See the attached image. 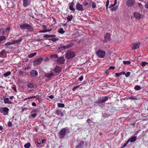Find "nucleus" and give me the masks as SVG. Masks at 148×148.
Returning a JSON list of instances; mask_svg holds the SVG:
<instances>
[{"instance_id":"obj_44","label":"nucleus","mask_w":148,"mask_h":148,"mask_svg":"<svg viewBox=\"0 0 148 148\" xmlns=\"http://www.w3.org/2000/svg\"><path fill=\"white\" fill-rule=\"evenodd\" d=\"M117 9V6H115V7L111 8V10L112 11H115Z\"/></svg>"},{"instance_id":"obj_1","label":"nucleus","mask_w":148,"mask_h":148,"mask_svg":"<svg viewBox=\"0 0 148 148\" xmlns=\"http://www.w3.org/2000/svg\"><path fill=\"white\" fill-rule=\"evenodd\" d=\"M75 56L74 52L69 50L66 52L65 54V57L67 59H69L74 57Z\"/></svg>"},{"instance_id":"obj_19","label":"nucleus","mask_w":148,"mask_h":148,"mask_svg":"<svg viewBox=\"0 0 148 148\" xmlns=\"http://www.w3.org/2000/svg\"><path fill=\"white\" fill-rule=\"evenodd\" d=\"M84 142L83 141H81L80 143L77 145L76 148H82L84 145Z\"/></svg>"},{"instance_id":"obj_28","label":"nucleus","mask_w":148,"mask_h":148,"mask_svg":"<svg viewBox=\"0 0 148 148\" xmlns=\"http://www.w3.org/2000/svg\"><path fill=\"white\" fill-rule=\"evenodd\" d=\"M34 86V84L32 83H29L27 84V87L30 88H33Z\"/></svg>"},{"instance_id":"obj_33","label":"nucleus","mask_w":148,"mask_h":148,"mask_svg":"<svg viewBox=\"0 0 148 148\" xmlns=\"http://www.w3.org/2000/svg\"><path fill=\"white\" fill-rule=\"evenodd\" d=\"M50 40H52L53 42H55L57 41V40H58V38H50Z\"/></svg>"},{"instance_id":"obj_7","label":"nucleus","mask_w":148,"mask_h":148,"mask_svg":"<svg viewBox=\"0 0 148 148\" xmlns=\"http://www.w3.org/2000/svg\"><path fill=\"white\" fill-rule=\"evenodd\" d=\"M42 60V58H40L36 59L34 61L33 64L35 66H36L38 64H40Z\"/></svg>"},{"instance_id":"obj_2","label":"nucleus","mask_w":148,"mask_h":148,"mask_svg":"<svg viewBox=\"0 0 148 148\" xmlns=\"http://www.w3.org/2000/svg\"><path fill=\"white\" fill-rule=\"evenodd\" d=\"M66 132V129L65 128H63L60 130L58 134L59 138L60 139L64 138L65 136Z\"/></svg>"},{"instance_id":"obj_60","label":"nucleus","mask_w":148,"mask_h":148,"mask_svg":"<svg viewBox=\"0 0 148 148\" xmlns=\"http://www.w3.org/2000/svg\"><path fill=\"white\" fill-rule=\"evenodd\" d=\"M51 30V29H46L45 30V32H49Z\"/></svg>"},{"instance_id":"obj_52","label":"nucleus","mask_w":148,"mask_h":148,"mask_svg":"<svg viewBox=\"0 0 148 148\" xmlns=\"http://www.w3.org/2000/svg\"><path fill=\"white\" fill-rule=\"evenodd\" d=\"M12 89L15 92H17L16 89V86H13L12 88Z\"/></svg>"},{"instance_id":"obj_29","label":"nucleus","mask_w":148,"mask_h":148,"mask_svg":"<svg viewBox=\"0 0 148 148\" xmlns=\"http://www.w3.org/2000/svg\"><path fill=\"white\" fill-rule=\"evenodd\" d=\"M83 4L85 6H88V7H90V4L88 3V2L86 1H84L83 2Z\"/></svg>"},{"instance_id":"obj_3","label":"nucleus","mask_w":148,"mask_h":148,"mask_svg":"<svg viewBox=\"0 0 148 148\" xmlns=\"http://www.w3.org/2000/svg\"><path fill=\"white\" fill-rule=\"evenodd\" d=\"M9 109L6 107H1L0 108V112L3 113L4 115H7L8 114Z\"/></svg>"},{"instance_id":"obj_12","label":"nucleus","mask_w":148,"mask_h":148,"mask_svg":"<svg viewBox=\"0 0 148 148\" xmlns=\"http://www.w3.org/2000/svg\"><path fill=\"white\" fill-rule=\"evenodd\" d=\"M62 70V68L60 66H56L54 68L53 71L56 73H58L61 71Z\"/></svg>"},{"instance_id":"obj_5","label":"nucleus","mask_w":148,"mask_h":148,"mask_svg":"<svg viewBox=\"0 0 148 148\" xmlns=\"http://www.w3.org/2000/svg\"><path fill=\"white\" fill-rule=\"evenodd\" d=\"M134 17L137 20H140L141 18H143V16L140 13L138 12H135L133 13Z\"/></svg>"},{"instance_id":"obj_36","label":"nucleus","mask_w":148,"mask_h":148,"mask_svg":"<svg viewBox=\"0 0 148 148\" xmlns=\"http://www.w3.org/2000/svg\"><path fill=\"white\" fill-rule=\"evenodd\" d=\"M103 103L101 98L95 101L96 103Z\"/></svg>"},{"instance_id":"obj_8","label":"nucleus","mask_w":148,"mask_h":148,"mask_svg":"<svg viewBox=\"0 0 148 148\" xmlns=\"http://www.w3.org/2000/svg\"><path fill=\"white\" fill-rule=\"evenodd\" d=\"M110 35L109 33H106L104 36V39L103 40L104 43H107L110 40Z\"/></svg>"},{"instance_id":"obj_21","label":"nucleus","mask_w":148,"mask_h":148,"mask_svg":"<svg viewBox=\"0 0 148 148\" xmlns=\"http://www.w3.org/2000/svg\"><path fill=\"white\" fill-rule=\"evenodd\" d=\"M23 5L24 7H27L28 5V0H23Z\"/></svg>"},{"instance_id":"obj_50","label":"nucleus","mask_w":148,"mask_h":148,"mask_svg":"<svg viewBox=\"0 0 148 148\" xmlns=\"http://www.w3.org/2000/svg\"><path fill=\"white\" fill-rule=\"evenodd\" d=\"M86 122L88 124H90V123L92 122L90 119H88L87 120Z\"/></svg>"},{"instance_id":"obj_15","label":"nucleus","mask_w":148,"mask_h":148,"mask_svg":"<svg viewBox=\"0 0 148 148\" xmlns=\"http://www.w3.org/2000/svg\"><path fill=\"white\" fill-rule=\"evenodd\" d=\"M30 75L32 76L36 77L38 75L37 72L35 70L32 71L30 73Z\"/></svg>"},{"instance_id":"obj_58","label":"nucleus","mask_w":148,"mask_h":148,"mask_svg":"<svg viewBox=\"0 0 148 148\" xmlns=\"http://www.w3.org/2000/svg\"><path fill=\"white\" fill-rule=\"evenodd\" d=\"M145 7L147 8H148V2H147L145 5Z\"/></svg>"},{"instance_id":"obj_16","label":"nucleus","mask_w":148,"mask_h":148,"mask_svg":"<svg viewBox=\"0 0 148 148\" xmlns=\"http://www.w3.org/2000/svg\"><path fill=\"white\" fill-rule=\"evenodd\" d=\"M28 25V24L26 23H24L20 25L19 27L21 29H26L27 28V27Z\"/></svg>"},{"instance_id":"obj_6","label":"nucleus","mask_w":148,"mask_h":148,"mask_svg":"<svg viewBox=\"0 0 148 148\" xmlns=\"http://www.w3.org/2000/svg\"><path fill=\"white\" fill-rule=\"evenodd\" d=\"M97 54L99 58H103L106 54V52L105 51L99 50L97 52Z\"/></svg>"},{"instance_id":"obj_53","label":"nucleus","mask_w":148,"mask_h":148,"mask_svg":"<svg viewBox=\"0 0 148 148\" xmlns=\"http://www.w3.org/2000/svg\"><path fill=\"white\" fill-rule=\"evenodd\" d=\"M36 116L37 114L36 113H35L32 114V116L34 118H35V117H36Z\"/></svg>"},{"instance_id":"obj_39","label":"nucleus","mask_w":148,"mask_h":148,"mask_svg":"<svg viewBox=\"0 0 148 148\" xmlns=\"http://www.w3.org/2000/svg\"><path fill=\"white\" fill-rule=\"evenodd\" d=\"M123 63L124 64H130L131 63V62L129 61H123Z\"/></svg>"},{"instance_id":"obj_22","label":"nucleus","mask_w":148,"mask_h":148,"mask_svg":"<svg viewBox=\"0 0 148 148\" xmlns=\"http://www.w3.org/2000/svg\"><path fill=\"white\" fill-rule=\"evenodd\" d=\"M109 98L108 96H105L102 97L101 99L103 103L104 102L107 101Z\"/></svg>"},{"instance_id":"obj_56","label":"nucleus","mask_w":148,"mask_h":148,"mask_svg":"<svg viewBox=\"0 0 148 148\" xmlns=\"http://www.w3.org/2000/svg\"><path fill=\"white\" fill-rule=\"evenodd\" d=\"M44 40L43 39H36V40L37 42H40L41 41H43Z\"/></svg>"},{"instance_id":"obj_46","label":"nucleus","mask_w":148,"mask_h":148,"mask_svg":"<svg viewBox=\"0 0 148 148\" xmlns=\"http://www.w3.org/2000/svg\"><path fill=\"white\" fill-rule=\"evenodd\" d=\"M13 44L12 42H8L5 43L4 45H11Z\"/></svg>"},{"instance_id":"obj_64","label":"nucleus","mask_w":148,"mask_h":148,"mask_svg":"<svg viewBox=\"0 0 148 148\" xmlns=\"http://www.w3.org/2000/svg\"><path fill=\"white\" fill-rule=\"evenodd\" d=\"M14 98V96H10V99H13Z\"/></svg>"},{"instance_id":"obj_47","label":"nucleus","mask_w":148,"mask_h":148,"mask_svg":"<svg viewBox=\"0 0 148 148\" xmlns=\"http://www.w3.org/2000/svg\"><path fill=\"white\" fill-rule=\"evenodd\" d=\"M130 72H128L127 73H126L125 74V76L126 77H127L130 75Z\"/></svg>"},{"instance_id":"obj_42","label":"nucleus","mask_w":148,"mask_h":148,"mask_svg":"<svg viewBox=\"0 0 148 148\" xmlns=\"http://www.w3.org/2000/svg\"><path fill=\"white\" fill-rule=\"evenodd\" d=\"M6 53V51L5 50H3L2 51L0 52V55L2 56L4 54Z\"/></svg>"},{"instance_id":"obj_34","label":"nucleus","mask_w":148,"mask_h":148,"mask_svg":"<svg viewBox=\"0 0 148 148\" xmlns=\"http://www.w3.org/2000/svg\"><path fill=\"white\" fill-rule=\"evenodd\" d=\"M141 87L138 85H136L134 88V89L136 90H138L141 89Z\"/></svg>"},{"instance_id":"obj_54","label":"nucleus","mask_w":148,"mask_h":148,"mask_svg":"<svg viewBox=\"0 0 148 148\" xmlns=\"http://www.w3.org/2000/svg\"><path fill=\"white\" fill-rule=\"evenodd\" d=\"M79 80L80 81H82L83 80V76H81L79 78Z\"/></svg>"},{"instance_id":"obj_20","label":"nucleus","mask_w":148,"mask_h":148,"mask_svg":"<svg viewBox=\"0 0 148 148\" xmlns=\"http://www.w3.org/2000/svg\"><path fill=\"white\" fill-rule=\"evenodd\" d=\"M4 103L5 104H11L12 103V102L9 100V99L8 98L4 99Z\"/></svg>"},{"instance_id":"obj_31","label":"nucleus","mask_w":148,"mask_h":148,"mask_svg":"<svg viewBox=\"0 0 148 148\" xmlns=\"http://www.w3.org/2000/svg\"><path fill=\"white\" fill-rule=\"evenodd\" d=\"M30 143H28L24 145V147L25 148H29L30 147Z\"/></svg>"},{"instance_id":"obj_11","label":"nucleus","mask_w":148,"mask_h":148,"mask_svg":"<svg viewBox=\"0 0 148 148\" xmlns=\"http://www.w3.org/2000/svg\"><path fill=\"white\" fill-rule=\"evenodd\" d=\"M134 3V0H128L126 3V5L128 7H131L133 5Z\"/></svg>"},{"instance_id":"obj_18","label":"nucleus","mask_w":148,"mask_h":148,"mask_svg":"<svg viewBox=\"0 0 148 148\" xmlns=\"http://www.w3.org/2000/svg\"><path fill=\"white\" fill-rule=\"evenodd\" d=\"M71 45L69 44H68L66 45H63L61 47V48H63L64 49H67L69 47H71Z\"/></svg>"},{"instance_id":"obj_35","label":"nucleus","mask_w":148,"mask_h":148,"mask_svg":"<svg viewBox=\"0 0 148 148\" xmlns=\"http://www.w3.org/2000/svg\"><path fill=\"white\" fill-rule=\"evenodd\" d=\"M58 106L59 107L64 108L65 106V105L63 103H58Z\"/></svg>"},{"instance_id":"obj_9","label":"nucleus","mask_w":148,"mask_h":148,"mask_svg":"<svg viewBox=\"0 0 148 148\" xmlns=\"http://www.w3.org/2000/svg\"><path fill=\"white\" fill-rule=\"evenodd\" d=\"M140 43L139 42H137L134 43L132 45V49H133L135 50L138 49L139 47Z\"/></svg>"},{"instance_id":"obj_38","label":"nucleus","mask_w":148,"mask_h":148,"mask_svg":"<svg viewBox=\"0 0 148 148\" xmlns=\"http://www.w3.org/2000/svg\"><path fill=\"white\" fill-rule=\"evenodd\" d=\"M129 99L131 100H137V97H134L133 96H130L129 97Z\"/></svg>"},{"instance_id":"obj_32","label":"nucleus","mask_w":148,"mask_h":148,"mask_svg":"<svg viewBox=\"0 0 148 148\" xmlns=\"http://www.w3.org/2000/svg\"><path fill=\"white\" fill-rule=\"evenodd\" d=\"M11 74V72L10 71H8V72H6L4 73L3 75L5 77H6L10 75Z\"/></svg>"},{"instance_id":"obj_10","label":"nucleus","mask_w":148,"mask_h":148,"mask_svg":"<svg viewBox=\"0 0 148 148\" xmlns=\"http://www.w3.org/2000/svg\"><path fill=\"white\" fill-rule=\"evenodd\" d=\"M65 62V59L63 57H60L57 60V62L58 64H63Z\"/></svg>"},{"instance_id":"obj_49","label":"nucleus","mask_w":148,"mask_h":148,"mask_svg":"<svg viewBox=\"0 0 148 148\" xmlns=\"http://www.w3.org/2000/svg\"><path fill=\"white\" fill-rule=\"evenodd\" d=\"M44 37L45 38H49L51 37L50 35H48L47 34H45L44 36Z\"/></svg>"},{"instance_id":"obj_27","label":"nucleus","mask_w":148,"mask_h":148,"mask_svg":"<svg viewBox=\"0 0 148 148\" xmlns=\"http://www.w3.org/2000/svg\"><path fill=\"white\" fill-rule=\"evenodd\" d=\"M141 65L143 67H144L146 65H147L148 66V63H147V62H145V61L142 62L141 63Z\"/></svg>"},{"instance_id":"obj_14","label":"nucleus","mask_w":148,"mask_h":148,"mask_svg":"<svg viewBox=\"0 0 148 148\" xmlns=\"http://www.w3.org/2000/svg\"><path fill=\"white\" fill-rule=\"evenodd\" d=\"M136 138V137L135 136H132L127 140L128 142H130V143H132L135 141Z\"/></svg>"},{"instance_id":"obj_63","label":"nucleus","mask_w":148,"mask_h":148,"mask_svg":"<svg viewBox=\"0 0 148 148\" xmlns=\"http://www.w3.org/2000/svg\"><path fill=\"white\" fill-rule=\"evenodd\" d=\"M51 56H53L54 58H57L58 57V56L57 55H52Z\"/></svg>"},{"instance_id":"obj_24","label":"nucleus","mask_w":148,"mask_h":148,"mask_svg":"<svg viewBox=\"0 0 148 148\" xmlns=\"http://www.w3.org/2000/svg\"><path fill=\"white\" fill-rule=\"evenodd\" d=\"M73 16L72 15H69L68 16L67 18V20L68 22H69L71 21L72 19H73Z\"/></svg>"},{"instance_id":"obj_23","label":"nucleus","mask_w":148,"mask_h":148,"mask_svg":"<svg viewBox=\"0 0 148 148\" xmlns=\"http://www.w3.org/2000/svg\"><path fill=\"white\" fill-rule=\"evenodd\" d=\"M54 73L52 72L50 73L47 74L46 75V76L48 78L51 77L53 76Z\"/></svg>"},{"instance_id":"obj_45","label":"nucleus","mask_w":148,"mask_h":148,"mask_svg":"<svg viewBox=\"0 0 148 148\" xmlns=\"http://www.w3.org/2000/svg\"><path fill=\"white\" fill-rule=\"evenodd\" d=\"M96 7V5L95 3V2H93V3H92V8H95Z\"/></svg>"},{"instance_id":"obj_25","label":"nucleus","mask_w":148,"mask_h":148,"mask_svg":"<svg viewBox=\"0 0 148 148\" xmlns=\"http://www.w3.org/2000/svg\"><path fill=\"white\" fill-rule=\"evenodd\" d=\"M36 54L37 53L36 52H35L29 55L28 57L29 58H31L35 56L36 55Z\"/></svg>"},{"instance_id":"obj_4","label":"nucleus","mask_w":148,"mask_h":148,"mask_svg":"<svg viewBox=\"0 0 148 148\" xmlns=\"http://www.w3.org/2000/svg\"><path fill=\"white\" fill-rule=\"evenodd\" d=\"M76 8L77 10L79 11L82 12L84 10L83 5L82 4H80L78 2H77L76 3Z\"/></svg>"},{"instance_id":"obj_59","label":"nucleus","mask_w":148,"mask_h":148,"mask_svg":"<svg viewBox=\"0 0 148 148\" xmlns=\"http://www.w3.org/2000/svg\"><path fill=\"white\" fill-rule=\"evenodd\" d=\"M11 124H12V123H11L10 121H9L8 123V125L9 127H10V126L11 127Z\"/></svg>"},{"instance_id":"obj_62","label":"nucleus","mask_w":148,"mask_h":148,"mask_svg":"<svg viewBox=\"0 0 148 148\" xmlns=\"http://www.w3.org/2000/svg\"><path fill=\"white\" fill-rule=\"evenodd\" d=\"M49 97L51 99H53L54 98V96L52 95H51L49 96Z\"/></svg>"},{"instance_id":"obj_30","label":"nucleus","mask_w":148,"mask_h":148,"mask_svg":"<svg viewBox=\"0 0 148 148\" xmlns=\"http://www.w3.org/2000/svg\"><path fill=\"white\" fill-rule=\"evenodd\" d=\"M27 29L29 31L32 32L33 31V28L30 25L28 24Z\"/></svg>"},{"instance_id":"obj_43","label":"nucleus","mask_w":148,"mask_h":148,"mask_svg":"<svg viewBox=\"0 0 148 148\" xmlns=\"http://www.w3.org/2000/svg\"><path fill=\"white\" fill-rule=\"evenodd\" d=\"M109 0H107L106 3V9H107L108 8V7L109 4Z\"/></svg>"},{"instance_id":"obj_17","label":"nucleus","mask_w":148,"mask_h":148,"mask_svg":"<svg viewBox=\"0 0 148 148\" xmlns=\"http://www.w3.org/2000/svg\"><path fill=\"white\" fill-rule=\"evenodd\" d=\"M69 9L71 11H75V9L73 8L74 5V3L73 2H72L71 3H69Z\"/></svg>"},{"instance_id":"obj_41","label":"nucleus","mask_w":148,"mask_h":148,"mask_svg":"<svg viewBox=\"0 0 148 148\" xmlns=\"http://www.w3.org/2000/svg\"><path fill=\"white\" fill-rule=\"evenodd\" d=\"M5 39V36H0V44L1 42L3 40Z\"/></svg>"},{"instance_id":"obj_48","label":"nucleus","mask_w":148,"mask_h":148,"mask_svg":"<svg viewBox=\"0 0 148 148\" xmlns=\"http://www.w3.org/2000/svg\"><path fill=\"white\" fill-rule=\"evenodd\" d=\"M128 143H129V142H128V141L127 140V142L124 144L123 145V146L122 147V148H123L125 147L126 146V145H127V144H128Z\"/></svg>"},{"instance_id":"obj_37","label":"nucleus","mask_w":148,"mask_h":148,"mask_svg":"<svg viewBox=\"0 0 148 148\" xmlns=\"http://www.w3.org/2000/svg\"><path fill=\"white\" fill-rule=\"evenodd\" d=\"M117 2L116 0H115V1L114 4H112L110 5L109 7V8H111L114 7L116 4Z\"/></svg>"},{"instance_id":"obj_57","label":"nucleus","mask_w":148,"mask_h":148,"mask_svg":"<svg viewBox=\"0 0 148 148\" xmlns=\"http://www.w3.org/2000/svg\"><path fill=\"white\" fill-rule=\"evenodd\" d=\"M115 68V67L114 66H110V67L109 68L108 70H109L110 69H114Z\"/></svg>"},{"instance_id":"obj_61","label":"nucleus","mask_w":148,"mask_h":148,"mask_svg":"<svg viewBox=\"0 0 148 148\" xmlns=\"http://www.w3.org/2000/svg\"><path fill=\"white\" fill-rule=\"evenodd\" d=\"M32 105L33 106H36V104L35 102H32Z\"/></svg>"},{"instance_id":"obj_26","label":"nucleus","mask_w":148,"mask_h":148,"mask_svg":"<svg viewBox=\"0 0 148 148\" xmlns=\"http://www.w3.org/2000/svg\"><path fill=\"white\" fill-rule=\"evenodd\" d=\"M21 40H22V39H19L17 40H14L12 41V42L13 44H16V43H18L19 42H21Z\"/></svg>"},{"instance_id":"obj_13","label":"nucleus","mask_w":148,"mask_h":148,"mask_svg":"<svg viewBox=\"0 0 148 148\" xmlns=\"http://www.w3.org/2000/svg\"><path fill=\"white\" fill-rule=\"evenodd\" d=\"M62 111V110L61 109L57 110H56L55 113L58 116H60L61 117H62L63 116Z\"/></svg>"},{"instance_id":"obj_51","label":"nucleus","mask_w":148,"mask_h":148,"mask_svg":"<svg viewBox=\"0 0 148 148\" xmlns=\"http://www.w3.org/2000/svg\"><path fill=\"white\" fill-rule=\"evenodd\" d=\"M37 143L38 144H40L42 143L41 139H39V140H38L37 141Z\"/></svg>"},{"instance_id":"obj_40","label":"nucleus","mask_w":148,"mask_h":148,"mask_svg":"<svg viewBox=\"0 0 148 148\" xmlns=\"http://www.w3.org/2000/svg\"><path fill=\"white\" fill-rule=\"evenodd\" d=\"M58 32L59 33H60L61 34H63L65 32V31L63 30V29L62 28H60L58 30Z\"/></svg>"},{"instance_id":"obj_55","label":"nucleus","mask_w":148,"mask_h":148,"mask_svg":"<svg viewBox=\"0 0 148 148\" xmlns=\"http://www.w3.org/2000/svg\"><path fill=\"white\" fill-rule=\"evenodd\" d=\"M23 72L22 71H20L19 72V74L20 75H22L23 74Z\"/></svg>"}]
</instances>
